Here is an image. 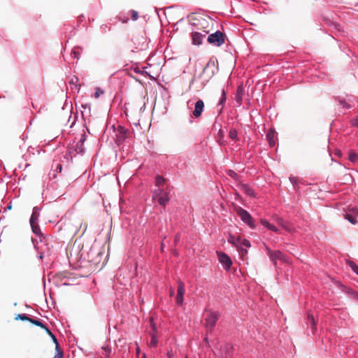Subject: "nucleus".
Masks as SVG:
<instances>
[{
    "label": "nucleus",
    "instance_id": "obj_1",
    "mask_svg": "<svg viewBox=\"0 0 358 358\" xmlns=\"http://www.w3.org/2000/svg\"><path fill=\"white\" fill-rule=\"evenodd\" d=\"M170 192L171 189L169 185L164 188H157L153 192L152 199L157 200L161 206H165L170 200Z\"/></svg>",
    "mask_w": 358,
    "mask_h": 358
},
{
    "label": "nucleus",
    "instance_id": "obj_2",
    "mask_svg": "<svg viewBox=\"0 0 358 358\" xmlns=\"http://www.w3.org/2000/svg\"><path fill=\"white\" fill-rule=\"evenodd\" d=\"M103 251L104 249L101 250L95 246L92 247L87 254L88 262L94 265L99 264L103 259Z\"/></svg>",
    "mask_w": 358,
    "mask_h": 358
},
{
    "label": "nucleus",
    "instance_id": "obj_3",
    "mask_svg": "<svg viewBox=\"0 0 358 358\" xmlns=\"http://www.w3.org/2000/svg\"><path fill=\"white\" fill-rule=\"evenodd\" d=\"M219 315L217 313L211 310L206 311L205 315V327L207 331H211L216 325Z\"/></svg>",
    "mask_w": 358,
    "mask_h": 358
},
{
    "label": "nucleus",
    "instance_id": "obj_4",
    "mask_svg": "<svg viewBox=\"0 0 358 358\" xmlns=\"http://www.w3.org/2000/svg\"><path fill=\"white\" fill-rule=\"evenodd\" d=\"M235 211L241 217V220L246 223L251 229H254L255 227L253 219L247 210L240 206H237L235 208Z\"/></svg>",
    "mask_w": 358,
    "mask_h": 358
},
{
    "label": "nucleus",
    "instance_id": "obj_5",
    "mask_svg": "<svg viewBox=\"0 0 358 358\" xmlns=\"http://www.w3.org/2000/svg\"><path fill=\"white\" fill-rule=\"evenodd\" d=\"M225 35L220 31H216L208 37V42L215 46L220 47L225 42Z\"/></svg>",
    "mask_w": 358,
    "mask_h": 358
},
{
    "label": "nucleus",
    "instance_id": "obj_6",
    "mask_svg": "<svg viewBox=\"0 0 358 358\" xmlns=\"http://www.w3.org/2000/svg\"><path fill=\"white\" fill-rule=\"evenodd\" d=\"M267 255L269 256L271 261L276 266V260L279 259L285 263H289L288 258L280 250H271L268 247H266Z\"/></svg>",
    "mask_w": 358,
    "mask_h": 358
},
{
    "label": "nucleus",
    "instance_id": "obj_7",
    "mask_svg": "<svg viewBox=\"0 0 358 358\" xmlns=\"http://www.w3.org/2000/svg\"><path fill=\"white\" fill-rule=\"evenodd\" d=\"M184 294H185V285L181 281H180L178 283L177 296L176 298V303L179 306L182 304Z\"/></svg>",
    "mask_w": 358,
    "mask_h": 358
},
{
    "label": "nucleus",
    "instance_id": "obj_8",
    "mask_svg": "<svg viewBox=\"0 0 358 358\" xmlns=\"http://www.w3.org/2000/svg\"><path fill=\"white\" fill-rule=\"evenodd\" d=\"M219 261L223 265L225 269H229L232 262L230 257L224 252H217Z\"/></svg>",
    "mask_w": 358,
    "mask_h": 358
},
{
    "label": "nucleus",
    "instance_id": "obj_9",
    "mask_svg": "<svg viewBox=\"0 0 358 358\" xmlns=\"http://www.w3.org/2000/svg\"><path fill=\"white\" fill-rule=\"evenodd\" d=\"M204 102L201 99H199L195 103L194 109L192 112L193 116L195 117L196 118L199 117L202 114Z\"/></svg>",
    "mask_w": 358,
    "mask_h": 358
},
{
    "label": "nucleus",
    "instance_id": "obj_10",
    "mask_svg": "<svg viewBox=\"0 0 358 358\" xmlns=\"http://www.w3.org/2000/svg\"><path fill=\"white\" fill-rule=\"evenodd\" d=\"M36 218L35 217V213H34L31 215V217L30 218V224H31V229L36 235L41 236H42V232L41 231V229H40L38 223L36 222Z\"/></svg>",
    "mask_w": 358,
    "mask_h": 358
},
{
    "label": "nucleus",
    "instance_id": "obj_11",
    "mask_svg": "<svg viewBox=\"0 0 358 358\" xmlns=\"http://www.w3.org/2000/svg\"><path fill=\"white\" fill-rule=\"evenodd\" d=\"M106 130L109 132V133H111V132H113V133H115V132H117V134H125V130L124 129L120 126V125H117V127L116 128L115 127V124H112V125H107L106 127Z\"/></svg>",
    "mask_w": 358,
    "mask_h": 358
},
{
    "label": "nucleus",
    "instance_id": "obj_12",
    "mask_svg": "<svg viewBox=\"0 0 358 358\" xmlns=\"http://www.w3.org/2000/svg\"><path fill=\"white\" fill-rule=\"evenodd\" d=\"M244 94V87L243 85H240L238 86L236 92L235 94V100L238 104H241L243 96Z\"/></svg>",
    "mask_w": 358,
    "mask_h": 358
},
{
    "label": "nucleus",
    "instance_id": "obj_13",
    "mask_svg": "<svg viewBox=\"0 0 358 358\" xmlns=\"http://www.w3.org/2000/svg\"><path fill=\"white\" fill-rule=\"evenodd\" d=\"M192 43L194 45H200L202 43L203 37H205V35L201 34L199 32L192 33Z\"/></svg>",
    "mask_w": 358,
    "mask_h": 358
},
{
    "label": "nucleus",
    "instance_id": "obj_14",
    "mask_svg": "<svg viewBox=\"0 0 358 358\" xmlns=\"http://www.w3.org/2000/svg\"><path fill=\"white\" fill-rule=\"evenodd\" d=\"M166 180L161 176H157L155 178V185L157 188H164Z\"/></svg>",
    "mask_w": 358,
    "mask_h": 358
},
{
    "label": "nucleus",
    "instance_id": "obj_15",
    "mask_svg": "<svg viewBox=\"0 0 358 358\" xmlns=\"http://www.w3.org/2000/svg\"><path fill=\"white\" fill-rule=\"evenodd\" d=\"M241 189L247 195L250 196H255L254 190L252 188L247 184H241Z\"/></svg>",
    "mask_w": 358,
    "mask_h": 358
},
{
    "label": "nucleus",
    "instance_id": "obj_16",
    "mask_svg": "<svg viewBox=\"0 0 358 358\" xmlns=\"http://www.w3.org/2000/svg\"><path fill=\"white\" fill-rule=\"evenodd\" d=\"M241 237H235L234 236L230 235L228 238V242L235 245L238 248L241 245Z\"/></svg>",
    "mask_w": 358,
    "mask_h": 358
},
{
    "label": "nucleus",
    "instance_id": "obj_17",
    "mask_svg": "<svg viewBox=\"0 0 358 358\" xmlns=\"http://www.w3.org/2000/svg\"><path fill=\"white\" fill-rule=\"evenodd\" d=\"M237 250L239 252V255L241 256V258L243 259V260H246L248 259V250L245 248H243L241 245L237 248Z\"/></svg>",
    "mask_w": 358,
    "mask_h": 358
},
{
    "label": "nucleus",
    "instance_id": "obj_18",
    "mask_svg": "<svg viewBox=\"0 0 358 358\" xmlns=\"http://www.w3.org/2000/svg\"><path fill=\"white\" fill-rule=\"evenodd\" d=\"M261 223L264 226L266 227V228H268V229L270 230H272L273 231H275V232H278V229L277 227H275L274 225L273 224H271L267 220H261Z\"/></svg>",
    "mask_w": 358,
    "mask_h": 358
},
{
    "label": "nucleus",
    "instance_id": "obj_19",
    "mask_svg": "<svg viewBox=\"0 0 358 358\" xmlns=\"http://www.w3.org/2000/svg\"><path fill=\"white\" fill-rule=\"evenodd\" d=\"M307 320H308V322H310V324L312 327V329H313V332L314 333L315 330L316 329V323L314 320L313 315L311 314H308Z\"/></svg>",
    "mask_w": 358,
    "mask_h": 358
},
{
    "label": "nucleus",
    "instance_id": "obj_20",
    "mask_svg": "<svg viewBox=\"0 0 358 358\" xmlns=\"http://www.w3.org/2000/svg\"><path fill=\"white\" fill-rule=\"evenodd\" d=\"M276 136H266V140L270 145V147H273L275 145L276 142Z\"/></svg>",
    "mask_w": 358,
    "mask_h": 358
},
{
    "label": "nucleus",
    "instance_id": "obj_21",
    "mask_svg": "<svg viewBox=\"0 0 358 358\" xmlns=\"http://www.w3.org/2000/svg\"><path fill=\"white\" fill-rule=\"evenodd\" d=\"M278 224L281 225L285 230L291 231V227L282 219H278Z\"/></svg>",
    "mask_w": 358,
    "mask_h": 358
},
{
    "label": "nucleus",
    "instance_id": "obj_22",
    "mask_svg": "<svg viewBox=\"0 0 358 358\" xmlns=\"http://www.w3.org/2000/svg\"><path fill=\"white\" fill-rule=\"evenodd\" d=\"M32 318L29 317L26 314H18L15 317V320H21L23 321H29L30 322V320H31Z\"/></svg>",
    "mask_w": 358,
    "mask_h": 358
},
{
    "label": "nucleus",
    "instance_id": "obj_23",
    "mask_svg": "<svg viewBox=\"0 0 358 358\" xmlns=\"http://www.w3.org/2000/svg\"><path fill=\"white\" fill-rule=\"evenodd\" d=\"M85 136H80V138L78 141L77 148H76V150H79V152L83 151L82 145H83V143L85 142Z\"/></svg>",
    "mask_w": 358,
    "mask_h": 358
},
{
    "label": "nucleus",
    "instance_id": "obj_24",
    "mask_svg": "<svg viewBox=\"0 0 358 358\" xmlns=\"http://www.w3.org/2000/svg\"><path fill=\"white\" fill-rule=\"evenodd\" d=\"M348 159L350 161L352 162H355L358 159V155L354 151L351 150L349 152Z\"/></svg>",
    "mask_w": 358,
    "mask_h": 358
},
{
    "label": "nucleus",
    "instance_id": "obj_25",
    "mask_svg": "<svg viewBox=\"0 0 358 358\" xmlns=\"http://www.w3.org/2000/svg\"><path fill=\"white\" fill-rule=\"evenodd\" d=\"M347 264L358 275V266L352 261H348Z\"/></svg>",
    "mask_w": 358,
    "mask_h": 358
},
{
    "label": "nucleus",
    "instance_id": "obj_26",
    "mask_svg": "<svg viewBox=\"0 0 358 358\" xmlns=\"http://www.w3.org/2000/svg\"><path fill=\"white\" fill-rule=\"evenodd\" d=\"M30 322L34 325L40 327L42 329L45 328V325H44L40 320L31 319V320H30Z\"/></svg>",
    "mask_w": 358,
    "mask_h": 358
},
{
    "label": "nucleus",
    "instance_id": "obj_27",
    "mask_svg": "<svg viewBox=\"0 0 358 358\" xmlns=\"http://www.w3.org/2000/svg\"><path fill=\"white\" fill-rule=\"evenodd\" d=\"M226 93L224 92V90H222V97H221V99L220 100V102L218 103V106H222V108H222V106L224 104L225 101H226Z\"/></svg>",
    "mask_w": 358,
    "mask_h": 358
},
{
    "label": "nucleus",
    "instance_id": "obj_28",
    "mask_svg": "<svg viewBox=\"0 0 358 358\" xmlns=\"http://www.w3.org/2000/svg\"><path fill=\"white\" fill-rule=\"evenodd\" d=\"M157 343H158V341H157V337L155 336V334H152L150 346V347H156L157 345Z\"/></svg>",
    "mask_w": 358,
    "mask_h": 358
},
{
    "label": "nucleus",
    "instance_id": "obj_29",
    "mask_svg": "<svg viewBox=\"0 0 358 358\" xmlns=\"http://www.w3.org/2000/svg\"><path fill=\"white\" fill-rule=\"evenodd\" d=\"M117 145H120L121 142L125 138V136H116L115 138H113Z\"/></svg>",
    "mask_w": 358,
    "mask_h": 358
},
{
    "label": "nucleus",
    "instance_id": "obj_30",
    "mask_svg": "<svg viewBox=\"0 0 358 358\" xmlns=\"http://www.w3.org/2000/svg\"><path fill=\"white\" fill-rule=\"evenodd\" d=\"M345 219H347L352 224H356L357 223L356 218L355 217H353L352 215H350V214H345Z\"/></svg>",
    "mask_w": 358,
    "mask_h": 358
},
{
    "label": "nucleus",
    "instance_id": "obj_31",
    "mask_svg": "<svg viewBox=\"0 0 358 358\" xmlns=\"http://www.w3.org/2000/svg\"><path fill=\"white\" fill-rule=\"evenodd\" d=\"M104 93L103 90H102L101 88L99 87H96V91L94 92V96L97 99L100 96L101 94H103Z\"/></svg>",
    "mask_w": 358,
    "mask_h": 358
},
{
    "label": "nucleus",
    "instance_id": "obj_32",
    "mask_svg": "<svg viewBox=\"0 0 358 358\" xmlns=\"http://www.w3.org/2000/svg\"><path fill=\"white\" fill-rule=\"evenodd\" d=\"M241 245L243 248V246H245L246 248H250L251 246L249 241H248L246 239H242V238H241Z\"/></svg>",
    "mask_w": 358,
    "mask_h": 358
},
{
    "label": "nucleus",
    "instance_id": "obj_33",
    "mask_svg": "<svg viewBox=\"0 0 358 358\" xmlns=\"http://www.w3.org/2000/svg\"><path fill=\"white\" fill-rule=\"evenodd\" d=\"M130 12H131V17L132 20L136 21L138 17V12L136 10H131Z\"/></svg>",
    "mask_w": 358,
    "mask_h": 358
},
{
    "label": "nucleus",
    "instance_id": "obj_34",
    "mask_svg": "<svg viewBox=\"0 0 358 358\" xmlns=\"http://www.w3.org/2000/svg\"><path fill=\"white\" fill-rule=\"evenodd\" d=\"M228 175H229L230 177H231V178H233L234 179H235V180H237V179H238V175H237V173H236L235 171H232V170H229V171H228Z\"/></svg>",
    "mask_w": 358,
    "mask_h": 358
},
{
    "label": "nucleus",
    "instance_id": "obj_35",
    "mask_svg": "<svg viewBox=\"0 0 358 358\" xmlns=\"http://www.w3.org/2000/svg\"><path fill=\"white\" fill-rule=\"evenodd\" d=\"M50 336L51 337V338L52 339L53 342L55 343V347H56V350H58V348H59V343L57 342V340L55 337V336L52 334L51 335H50Z\"/></svg>",
    "mask_w": 358,
    "mask_h": 358
},
{
    "label": "nucleus",
    "instance_id": "obj_36",
    "mask_svg": "<svg viewBox=\"0 0 358 358\" xmlns=\"http://www.w3.org/2000/svg\"><path fill=\"white\" fill-rule=\"evenodd\" d=\"M339 103L344 108H349L350 107L349 104L345 100H340Z\"/></svg>",
    "mask_w": 358,
    "mask_h": 358
},
{
    "label": "nucleus",
    "instance_id": "obj_37",
    "mask_svg": "<svg viewBox=\"0 0 358 358\" xmlns=\"http://www.w3.org/2000/svg\"><path fill=\"white\" fill-rule=\"evenodd\" d=\"M352 126L358 127V117L354 118L351 120Z\"/></svg>",
    "mask_w": 358,
    "mask_h": 358
},
{
    "label": "nucleus",
    "instance_id": "obj_38",
    "mask_svg": "<svg viewBox=\"0 0 358 358\" xmlns=\"http://www.w3.org/2000/svg\"><path fill=\"white\" fill-rule=\"evenodd\" d=\"M72 55H73L74 58L78 59L79 58V52L76 50V49H73L72 51Z\"/></svg>",
    "mask_w": 358,
    "mask_h": 358
},
{
    "label": "nucleus",
    "instance_id": "obj_39",
    "mask_svg": "<svg viewBox=\"0 0 358 358\" xmlns=\"http://www.w3.org/2000/svg\"><path fill=\"white\" fill-rule=\"evenodd\" d=\"M210 66L214 67V64H213V63L210 64V62H208V63L206 64V67L204 68V69H203V73H204L207 69H208Z\"/></svg>",
    "mask_w": 358,
    "mask_h": 358
},
{
    "label": "nucleus",
    "instance_id": "obj_40",
    "mask_svg": "<svg viewBox=\"0 0 358 358\" xmlns=\"http://www.w3.org/2000/svg\"><path fill=\"white\" fill-rule=\"evenodd\" d=\"M224 136H218V138L217 139V141L220 144L222 145L223 143L222 142V138H223Z\"/></svg>",
    "mask_w": 358,
    "mask_h": 358
},
{
    "label": "nucleus",
    "instance_id": "obj_41",
    "mask_svg": "<svg viewBox=\"0 0 358 358\" xmlns=\"http://www.w3.org/2000/svg\"><path fill=\"white\" fill-rule=\"evenodd\" d=\"M62 164H58L57 165L56 170H57V171H59V172H61V171H62Z\"/></svg>",
    "mask_w": 358,
    "mask_h": 358
},
{
    "label": "nucleus",
    "instance_id": "obj_42",
    "mask_svg": "<svg viewBox=\"0 0 358 358\" xmlns=\"http://www.w3.org/2000/svg\"><path fill=\"white\" fill-rule=\"evenodd\" d=\"M43 329H45V331H46V333L50 336L51 335L52 333L51 332V331L45 326V328H43Z\"/></svg>",
    "mask_w": 358,
    "mask_h": 358
},
{
    "label": "nucleus",
    "instance_id": "obj_43",
    "mask_svg": "<svg viewBox=\"0 0 358 358\" xmlns=\"http://www.w3.org/2000/svg\"><path fill=\"white\" fill-rule=\"evenodd\" d=\"M228 137L229 138H231L232 141H236L237 140V136L231 135V136H228Z\"/></svg>",
    "mask_w": 358,
    "mask_h": 358
},
{
    "label": "nucleus",
    "instance_id": "obj_44",
    "mask_svg": "<svg viewBox=\"0 0 358 358\" xmlns=\"http://www.w3.org/2000/svg\"><path fill=\"white\" fill-rule=\"evenodd\" d=\"M63 355V353L62 352H60L58 353V355L57 356H55L54 358H61Z\"/></svg>",
    "mask_w": 358,
    "mask_h": 358
},
{
    "label": "nucleus",
    "instance_id": "obj_45",
    "mask_svg": "<svg viewBox=\"0 0 358 358\" xmlns=\"http://www.w3.org/2000/svg\"><path fill=\"white\" fill-rule=\"evenodd\" d=\"M180 236L178 234L175 236V242H178L179 241Z\"/></svg>",
    "mask_w": 358,
    "mask_h": 358
},
{
    "label": "nucleus",
    "instance_id": "obj_46",
    "mask_svg": "<svg viewBox=\"0 0 358 358\" xmlns=\"http://www.w3.org/2000/svg\"><path fill=\"white\" fill-rule=\"evenodd\" d=\"M167 356H168V358H173V355L170 352H168Z\"/></svg>",
    "mask_w": 358,
    "mask_h": 358
},
{
    "label": "nucleus",
    "instance_id": "obj_47",
    "mask_svg": "<svg viewBox=\"0 0 358 358\" xmlns=\"http://www.w3.org/2000/svg\"><path fill=\"white\" fill-rule=\"evenodd\" d=\"M174 294V291L173 289L170 290V296H172Z\"/></svg>",
    "mask_w": 358,
    "mask_h": 358
},
{
    "label": "nucleus",
    "instance_id": "obj_48",
    "mask_svg": "<svg viewBox=\"0 0 358 358\" xmlns=\"http://www.w3.org/2000/svg\"><path fill=\"white\" fill-rule=\"evenodd\" d=\"M151 326H152V327L153 330H154V331H155V330H156V327H155V325L154 324H152H152H151Z\"/></svg>",
    "mask_w": 358,
    "mask_h": 358
},
{
    "label": "nucleus",
    "instance_id": "obj_49",
    "mask_svg": "<svg viewBox=\"0 0 358 358\" xmlns=\"http://www.w3.org/2000/svg\"><path fill=\"white\" fill-rule=\"evenodd\" d=\"M336 154L338 155V156H341V152L339 150V151L336 152Z\"/></svg>",
    "mask_w": 358,
    "mask_h": 358
},
{
    "label": "nucleus",
    "instance_id": "obj_50",
    "mask_svg": "<svg viewBox=\"0 0 358 358\" xmlns=\"http://www.w3.org/2000/svg\"><path fill=\"white\" fill-rule=\"evenodd\" d=\"M229 134H236L235 132L232 133L231 131H229Z\"/></svg>",
    "mask_w": 358,
    "mask_h": 358
},
{
    "label": "nucleus",
    "instance_id": "obj_51",
    "mask_svg": "<svg viewBox=\"0 0 358 358\" xmlns=\"http://www.w3.org/2000/svg\"><path fill=\"white\" fill-rule=\"evenodd\" d=\"M142 358H146L145 355H143Z\"/></svg>",
    "mask_w": 358,
    "mask_h": 358
},
{
    "label": "nucleus",
    "instance_id": "obj_52",
    "mask_svg": "<svg viewBox=\"0 0 358 358\" xmlns=\"http://www.w3.org/2000/svg\"><path fill=\"white\" fill-rule=\"evenodd\" d=\"M128 21V19L125 20L124 22H127Z\"/></svg>",
    "mask_w": 358,
    "mask_h": 358
},
{
    "label": "nucleus",
    "instance_id": "obj_53",
    "mask_svg": "<svg viewBox=\"0 0 358 358\" xmlns=\"http://www.w3.org/2000/svg\"><path fill=\"white\" fill-rule=\"evenodd\" d=\"M186 358H187V357H186Z\"/></svg>",
    "mask_w": 358,
    "mask_h": 358
}]
</instances>
